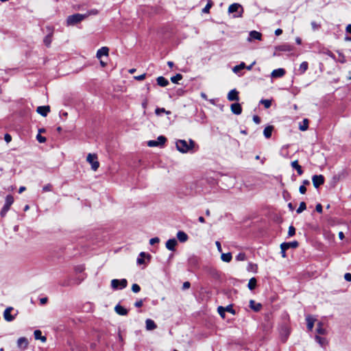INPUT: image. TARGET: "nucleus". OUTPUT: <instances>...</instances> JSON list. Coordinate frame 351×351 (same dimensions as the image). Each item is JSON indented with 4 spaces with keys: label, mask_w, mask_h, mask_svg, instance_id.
Listing matches in <instances>:
<instances>
[{
    "label": "nucleus",
    "mask_w": 351,
    "mask_h": 351,
    "mask_svg": "<svg viewBox=\"0 0 351 351\" xmlns=\"http://www.w3.org/2000/svg\"><path fill=\"white\" fill-rule=\"evenodd\" d=\"M199 149V145L192 139L177 140V150L182 153L193 154Z\"/></svg>",
    "instance_id": "1"
},
{
    "label": "nucleus",
    "mask_w": 351,
    "mask_h": 351,
    "mask_svg": "<svg viewBox=\"0 0 351 351\" xmlns=\"http://www.w3.org/2000/svg\"><path fill=\"white\" fill-rule=\"evenodd\" d=\"M86 19V16L84 14H74L72 15H69L66 20L67 26H73L77 25V23L82 22Z\"/></svg>",
    "instance_id": "2"
},
{
    "label": "nucleus",
    "mask_w": 351,
    "mask_h": 351,
    "mask_svg": "<svg viewBox=\"0 0 351 351\" xmlns=\"http://www.w3.org/2000/svg\"><path fill=\"white\" fill-rule=\"evenodd\" d=\"M14 199L12 195L8 194L5 198V204L0 211V216L3 218L7 215V213L10 209V206L14 203Z\"/></svg>",
    "instance_id": "3"
},
{
    "label": "nucleus",
    "mask_w": 351,
    "mask_h": 351,
    "mask_svg": "<svg viewBox=\"0 0 351 351\" xmlns=\"http://www.w3.org/2000/svg\"><path fill=\"white\" fill-rule=\"evenodd\" d=\"M45 29L47 32V34L45 36L43 39V43L47 47H49L52 42L54 27L53 26L47 25L46 26Z\"/></svg>",
    "instance_id": "4"
},
{
    "label": "nucleus",
    "mask_w": 351,
    "mask_h": 351,
    "mask_svg": "<svg viewBox=\"0 0 351 351\" xmlns=\"http://www.w3.org/2000/svg\"><path fill=\"white\" fill-rule=\"evenodd\" d=\"M128 285V281L126 279L123 278L121 280L113 279L111 280V287L112 289H123Z\"/></svg>",
    "instance_id": "5"
},
{
    "label": "nucleus",
    "mask_w": 351,
    "mask_h": 351,
    "mask_svg": "<svg viewBox=\"0 0 351 351\" xmlns=\"http://www.w3.org/2000/svg\"><path fill=\"white\" fill-rule=\"evenodd\" d=\"M87 161L91 165L93 170L96 171L99 167V162L97 161V156L95 154H88Z\"/></svg>",
    "instance_id": "6"
},
{
    "label": "nucleus",
    "mask_w": 351,
    "mask_h": 351,
    "mask_svg": "<svg viewBox=\"0 0 351 351\" xmlns=\"http://www.w3.org/2000/svg\"><path fill=\"white\" fill-rule=\"evenodd\" d=\"M167 141V138L164 136H159L157 138V140H151L147 142V145L149 147H158L163 145Z\"/></svg>",
    "instance_id": "7"
},
{
    "label": "nucleus",
    "mask_w": 351,
    "mask_h": 351,
    "mask_svg": "<svg viewBox=\"0 0 351 351\" xmlns=\"http://www.w3.org/2000/svg\"><path fill=\"white\" fill-rule=\"evenodd\" d=\"M293 49V47L289 44H282L278 46L275 47V51L274 53V56H279L277 51H291Z\"/></svg>",
    "instance_id": "8"
},
{
    "label": "nucleus",
    "mask_w": 351,
    "mask_h": 351,
    "mask_svg": "<svg viewBox=\"0 0 351 351\" xmlns=\"http://www.w3.org/2000/svg\"><path fill=\"white\" fill-rule=\"evenodd\" d=\"M324 177L322 175H314L312 177L313 186L317 189L324 183Z\"/></svg>",
    "instance_id": "9"
},
{
    "label": "nucleus",
    "mask_w": 351,
    "mask_h": 351,
    "mask_svg": "<svg viewBox=\"0 0 351 351\" xmlns=\"http://www.w3.org/2000/svg\"><path fill=\"white\" fill-rule=\"evenodd\" d=\"M298 242L296 241L292 242H285L280 245V249L284 250H287L289 248H296L298 247Z\"/></svg>",
    "instance_id": "10"
},
{
    "label": "nucleus",
    "mask_w": 351,
    "mask_h": 351,
    "mask_svg": "<svg viewBox=\"0 0 351 351\" xmlns=\"http://www.w3.org/2000/svg\"><path fill=\"white\" fill-rule=\"evenodd\" d=\"M239 93L236 89H232L228 93L227 98L230 101H238L239 100Z\"/></svg>",
    "instance_id": "11"
},
{
    "label": "nucleus",
    "mask_w": 351,
    "mask_h": 351,
    "mask_svg": "<svg viewBox=\"0 0 351 351\" xmlns=\"http://www.w3.org/2000/svg\"><path fill=\"white\" fill-rule=\"evenodd\" d=\"M36 112L43 117H47L48 113L50 112L49 106H40L36 109Z\"/></svg>",
    "instance_id": "12"
},
{
    "label": "nucleus",
    "mask_w": 351,
    "mask_h": 351,
    "mask_svg": "<svg viewBox=\"0 0 351 351\" xmlns=\"http://www.w3.org/2000/svg\"><path fill=\"white\" fill-rule=\"evenodd\" d=\"M262 34L257 31H251L249 34V37L247 38V40L249 42H252L253 40H261Z\"/></svg>",
    "instance_id": "13"
},
{
    "label": "nucleus",
    "mask_w": 351,
    "mask_h": 351,
    "mask_svg": "<svg viewBox=\"0 0 351 351\" xmlns=\"http://www.w3.org/2000/svg\"><path fill=\"white\" fill-rule=\"evenodd\" d=\"M231 111L233 114L239 115L242 112V108L240 104L236 102L234 104H232L230 106Z\"/></svg>",
    "instance_id": "14"
},
{
    "label": "nucleus",
    "mask_w": 351,
    "mask_h": 351,
    "mask_svg": "<svg viewBox=\"0 0 351 351\" xmlns=\"http://www.w3.org/2000/svg\"><path fill=\"white\" fill-rule=\"evenodd\" d=\"M114 311L119 315H127L128 314V310L120 305L117 304L114 307Z\"/></svg>",
    "instance_id": "15"
},
{
    "label": "nucleus",
    "mask_w": 351,
    "mask_h": 351,
    "mask_svg": "<svg viewBox=\"0 0 351 351\" xmlns=\"http://www.w3.org/2000/svg\"><path fill=\"white\" fill-rule=\"evenodd\" d=\"M13 310V308L12 307H8L4 313H3V317H4V319L7 321V322H12L14 319V315H12L10 314V312Z\"/></svg>",
    "instance_id": "16"
},
{
    "label": "nucleus",
    "mask_w": 351,
    "mask_h": 351,
    "mask_svg": "<svg viewBox=\"0 0 351 351\" xmlns=\"http://www.w3.org/2000/svg\"><path fill=\"white\" fill-rule=\"evenodd\" d=\"M147 257L148 259L151 258V255L149 254H147L144 252H142L139 254L138 257L136 259V263L138 265H142L145 263V258Z\"/></svg>",
    "instance_id": "17"
},
{
    "label": "nucleus",
    "mask_w": 351,
    "mask_h": 351,
    "mask_svg": "<svg viewBox=\"0 0 351 351\" xmlns=\"http://www.w3.org/2000/svg\"><path fill=\"white\" fill-rule=\"evenodd\" d=\"M109 52V49L107 47H102L99 49L97 50L96 57L99 59L101 58V56H108Z\"/></svg>",
    "instance_id": "18"
},
{
    "label": "nucleus",
    "mask_w": 351,
    "mask_h": 351,
    "mask_svg": "<svg viewBox=\"0 0 351 351\" xmlns=\"http://www.w3.org/2000/svg\"><path fill=\"white\" fill-rule=\"evenodd\" d=\"M285 74V70L284 69H274L271 74V76L274 78L282 77Z\"/></svg>",
    "instance_id": "19"
},
{
    "label": "nucleus",
    "mask_w": 351,
    "mask_h": 351,
    "mask_svg": "<svg viewBox=\"0 0 351 351\" xmlns=\"http://www.w3.org/2000/svg\"><path fill=\"white\" fill-rule=\"evenodd\" d=\"M17 346L25 349L28 346V341L25 337H20L17 340Z\"/></svg>",
    "instance_id": "20"
},
{
    "label": "nucleus",
    "mask_w": 351,
    "mask_h": 351,
    "mask_svg": "<svg viewBox=\"0 0 351 351\" xmlns=\"http://www.w3.org/2000/svg\"><path fill=\"white\" fill-rule=\"evenodd\" d=\"M166 247L171 251H176V238L169 239L166 243Z\"/></svg>",
    "instance_id": "21"
},
{
    "label": "nucleus",
    "mask_w": 351,
    "mask_h": 351,
    "mask_svg": "<svg viewBox=\"0 0 351 351\" xmlns=\"http://www.w3.org/2000/svg\"><path fill=\"white\" fill-rule=\"evenodd\" d=\"M189 239L188 235L183 231H178L177 232V239L181 242L184 243L186 242Z\"/></svg>",
    "instance_id": "22"
},
{
    "label": "nucleus",
    "mask_w": 351,
    "mask_h": 351,
    "mask_svg": "<svg viewBox=\"0 0 351 351\" xmlns=\"http://www.w3.org/2000/svg\"><path fill=\"white\" fill-rule=\"evenodd\" d=\"M146 329L147 330H152L157 328V326L154 320L151 319H147L145 321Z\"/></svg>",
    "instance_id": "23"
},
{
    "label": "nucleus",
    "mask_w": 351,
    "mask_h": 351,
    "mask_svg": "<svg viewBox=\"0 0 351 351\" xmlns=\"http://www.w3.org/2000/svg\"><path fill=\"white\" fill-rule=\"evenodd\" d=\"M241 10L243 11V8L241 5L239 3H232L228 8V12L230 13H234L238 12L239 10Z\"/></svg>",
    "instance_id": "24"
},
{
    "label": "nucleus",
    "mask_w": 351,
    "mask_h": 351,
    "mask_svg": "<svg viewBox=\"0 0 351 351\" xmlns=\"http://www.w3.org/2000/svg\"><path fill=\"white\" fill-rule=\"evenodd\" d=\"M157 84L161 87H165L169 84V81L163 76H160L156 79Z\"/></svg>",
    "instance_id": "25"
},
{
    "label": "nucleus",
    "mask_w": 351,
    "mask_h": 351,
    "mask_svg": "<svg viewBox=\"0 0 351 351\" xmlns=\"http://www.w3.org/2000/svg\"><path fill=\"white\" fill-rule=\"evenodd\" d=\"M274 130L273 125L267 126L263 130V134L266 138H269L271 136L272 132Z\"/></svg>",
    "instance_id": "26"
},
{
    "label": "nucleus",
    "mask_w": 351,
    "mask_h": 351,
    "mask_svg": "<svg viewBox=\"0 0 351 351\" xmlns=\"http://www.w3.org/2000/svg\"><path fill=\"white\" fill-rule=\"evenodd\" d=\"M35 339L41 340L42 342H45L47 341V338L45 336L42 335V332L40 330H36L34 332Z\"/></svg>",
    "instance_id": "27"
},
{
    "label": "nucleus",
    "mask_w": 351,
    "mask_h": 351,
    "mask_svg": "<svg viewBox=\"0 0 351 351\" xmlns=\"http://www.w3.org/2000/svg\"><path fill=\"white\" fill-rule=\"evenodd\" d=\"M250 306L254 311L258 312L261 310L262 306L260 303H256L255 301L251 300L250 301Z\"/></svg>",
    "instance_id": "28"
},
{
    "label": "nucleus",
    "mask_w": 351,
    "mask_h": 351,
    "mask_svg": "<svg viewBox=\"0 0 351 351\" xmlns=\"http://www.w3.org/2000/svg\"><path fill=\"white\" fill-rule=\"evenodd\" d=\"M291 167L297 171L299 175H302L303 173L302 167L298 164V160L293 161L291 162Z\"/></svg>",
    "instance_id": "29"
},
{
    "label": "nucleus",
    "mask_w": 351,
    "mask_h": 351,
    "mask_svg": "<svg viewBox=\"0 0 351 351\" xmlns=\"http://www.w3.org/2000/svg\"><path fill=\"white\" fill-rule=\"evenodd\" d=\"M316 331L319 335H326L327 333L326 330L323 326V324L320 322L317 324Z\"/></svg>",
    "instance_id": "30"
},
{
    "label": "nucleus",
    "mask_w": 351,
    "mask_h": 351,
    "mask_svg": "<svg viewBox=\"0 0 351 351\" xmlns=\"http://www.w3.org/2000/svg\"><path fill=\"white\" fill-rule=\"evenodd\" d=\"M315 339L316 342L319 343L322 347H324L327 343L326 338L322 337L319 335H316L315 337Z\"/></svg>",
    "instance_id": "31"
},
{
    "label": "nucleus",
    "mask_w": 351,
    "mask_h": 351,
    "mask_svg": "<svg viewBox=\"0 0 351 351\" xmlns=\"http://www.w3.org/2000/svg\"><path fill=\"white\" fill-rule=\"evenodd\" d=\"M221 258L223 261L226 263H229L232 260V254L231 253H223L221 256Z\"/></svg>",
    "instance_id": "32"
},
{
    "label": "nucleus",
    "mask_w": 351,
    "mask_h": 351,
    "mask_svg": "<svg viewBox=\"0 0 351 351\" xmlns=\"http://www.w3.org/2000/svg\"><path fill=\"white\" fill-rule=\"evenodd\" d=\"M308 64L307 62H302L299 68V71L300 74H303L306 72V71L308 69Z\"/></svg>",
    "instance_id": "33"
},
{
    "label": "nucleus",
    "mask_w": 351,
    "mask_h": 351,
    "mask_svg": "<svg viewBox=\"0 0 351 351\" xmlns=\"http://www.w3.org/2000/svg\"><path fill=\"white\" fill-rule=\"evenodd\" d=\"M308 128V120L307 119H304L302 121V123L300 124L299 129L301 131H306Z\"/></svg>",
    "instance_id": "34"
},
{
    "label": "nucleus",
    "mask_w": 351,
    "mask_h": 351,
    "mask_svg": "<svg viewBox=\"0 0 351 351\" xmlns=\"http://www.w3.org/2000/svg\"><path fill=\"white\" fill-rule=\"evenodd\" d=\"M307 322V328L309 330H312L314 326V319L311 318L310 316L306 317V318Z\"/></svg>",
    "instance_id": "35"
},
{
    "label": "nucleus",
    "mask_w": 351,
    "mask_h": 351,
    "mask_svg": "<svg viewBox=\"0 0 351 351\" xmlns=\"http://www.w3.org/2000/svg\"><path fill=\"white\" fill-rule=\"evenodd\" d=\"M256 286V279L255 278H252L250 279L247 285V287L250 290H253L255 289Z\"/></svg>",
    "instance_id": "36"
},
{
    "label": "nucleus",
    "mask_w": 351,
    "mask_h": 351,
    "mask_svg": "<svg viewBox=\"0 0 351 351\" xmlns=\"http://www.w3.org/2000/svg\"><path fill=\"white\" fill-rule=\"evenodd\" d=\"M245 68V64L244 62L240 63L239 65H237L233 67L232 71L235 73H238L241 70Z\"/></svg>",
    "instance_id": "37"
},
{
    "label": "nucleus",
    "mask_w": 351,
    "mask_h": 351,
    "mask_svg": "<svg viewBox=\"0 0 351 351\" xmlns=\"http://www.w3.org/2000/svg\"><path fill=\"white\" fill-rule=\"evenodd\" d=\"M155 113L156 115L160 116L162 114V113L169 114H171V111H167L164 108H156L155 110Z\"/></svg>",
    "instance_id": "38"
},
{
    "label": "nucleus",
    "mask_w": 351,
    "mask_h": 351,
    "mask_svg": "<svg viewBox=\"0 0 351 351\" xmlns=\"http://www.w3.org/2000/svg\"><path fill=\"white\" fill-rule=\"evenodd\" d=\"M257 269H258V266H257L256 264H254V263H248V265H247V270L248 271L256 272Z\"/></svg>",
    "instance_id": "39"
},
{
    "label": "nucleus",
    "mask_w": 351,
    "mask_h": 351,
    "mask_svg": "<svg viewBox=\"0 0 351 351\" xmlns=\"http://www.w3.org/2000/svg\"><path fill=\"white\" fill-rule=\"evenodd\" d=\"M306 208V203L304 202H300V206L298 207V208L297 209L296 212L297 213H301L302 212H303L305 209Z\"/></svg>",
    "instance_id": "40"
},
{
    "label": "nucleus",
    "mask_w": 351,
    "mask_h": 351,
    "mask_svg": "<svg viewBox=\"0 0 351 351\" xmlns=\"http://www.w3.org/2000/svg\"><path fill=\"white\" fill-rule=\"evenodd\" d=\"M235 258L237 261H243L246 259V255L245 253L241 252L236 256Z\"/></svg>",
    "instance_id": "41"
},
{
    "label": "nucleus",
    "mask_w": 351,
    "mask_h": 351,
    "mask_svg": "<svg viewBox=\"0 0 351 351\" xmlns=\"http://www.w3.org/2000/svg\"><path fill=\"white\" fill-rule=\"evenodd\" d=\"M98 14V10L96 9H92L87 11L86 13L84 14L86 16V19L90 15H97Z\"/></svg>",
    "instance_id": "42"
},
{
    "label": "nucleus",
    "mask_w": 351,
    "mask_h": 351,
    "mask_svg": "<svg viewBox=\"0 0 351 351\" xmlns=\"http://www.w3.org/2000/svg\"><path fill=\"white\" fill-rule=\"evenodd\" d=\"M212 5H213L212 1H208V2L206 4V5L203 8L202 12H204V13L209 12V10H210V8L212 7Z\"/></svg>",
    "instance_id": "43"
},
{
    "label": "nucleus",
    "mask_w": 351,
    "mask_h": 351,
    "mask_svg": "<svg viewBox=\"0 0 351 351\" xmlns=\"http://www.w3.org/2000/svg\"><path fill=\"white\" fill-rule=\"evenodd\" d=\"M261 103L264 105L265 108H269L271 105V101L269 99H262Z\"/></svg>",
    "instance_id": "44"
},
{
    "label": "nucleus",
    "mask_w": 351,
    "mask_h": 351,
    "mask_svg": "<svg viewBox=\"0 0 351 351\" xmlns=\"http://www.w3.org/2000/svg\"><path fill=\"white\" fill-rule=\"evenodd\" d=\"M217 312L219 313V314L220 315V316L222 317V318H225V308L223 306H219L218 308H217Z\"/></svg>",
    "instance_id": "45"
},
{
    "label": "nucleus",
    "mask_w": 351,
    "mask_h": 351,
    "mask_svg": "<svg viewBox=\"0 0 351 351\" xmlns=\"http://www.w3.org/2000/svg\"><path fill=\"white\" fill-rule=\"evenodd\" d=\"M36 140L40 143H45L46 142V138L43 136H42L40 134H38L37 136H36Z\"/></svg>",
    "instance_id": "46"
},
{
    "label": "nucleus",
    "mask_w": 351,
    "mask_h": 351,
    "mask_svg": "<svg viewBox=\"0 0 351 351\" xmlns=\"http://www.w3.org/2000/svg\"><path fill=\"white\" fill-rule=\"evenodd\" d=\"M132 291L134 293H138L141 291V287L138 284H133L132 286Z\"/></svg>",
    "instance_id": "47"
},
{
    "label": "nucleus",
    "mask_w": 351,
    "mask_h": 351,
    "mask_svg": "<svg viewBox=\"0 0 351 351\" xmlns=\"http://www.w3.org/2000/svg\"><path fill=\"white\" fill-rule=\"evenodd\" d=\"M224 308H225L226 312H229V313H232V315H235V313H236V312L233 309L232 305H228L226 307H224Z\"/></svg>",
    "instance_id": "48"
},
{
    "label": "nucleus",
    "mask_w": 351,
    "mask_h": 351,
    "mask_svg": "<svg viewBox=\"0 0 351 351\" xmlns=\"http://www.w3.org/2000/svg\"><path fill=\"white\" fill-rule=\"evenodd\" d=\"M295 234V228L293 226H290L289 228L288 235L289 237H293Z\"/></svg>",
    "instance_id": "49"
},
{
    "label": "nucleus",
    "mask_w": 351,
    "mask_h": 351,
    "mask_svg": "<svg viewBox=\"0 0 351 351\" xmlns=\"http://www.w3.org/2000/svg\"><path fill=\"white\" fill-rule=\"evenodd\" d=\"M52 190V185L51 184H47L43 187V192L51 191Z\"/></svg>",
    "instance_id": "50"
},
{
    "label": "nucleus",
    "mask_w": 351,
    "mask_h": 351,
    "mask_svg": "<svg viewBox=\"0 0 351 351\" xmlns=\"http://www.w3.org/2000/svg\"><path fill=\"white\" fill-rule=\"evenodd\" d=\"M311 24L312 28L314 31L319 29L321 27V25L319 24H317L315 21H312Z\"/></svg>",
    "instance_id": "51"
},
{
    "label": "nucleus",
    "mask_w": 351,
    "mask_h": 351,
    "mask_svg": "<svg viewBox=\"0 0 351 351\" xmlns=\"http://www.w3.org/2000/svg\"><path fill=\"white\" fill-rule=\"evenodd\" d=\"M159 241H160V239L158 237H154L149 240V244L154 245L155 243H159Z\"/></svg>",
    "instance_id": "52"
},
{
    "label": "nucleus",
    "mask_w": 351,
    "mask_h": 351,
    "mask_svg": "<svg viewBox=\"0 0 351 351\" xmlns=\"http://www.w3.org/2000/svg\"><path fill=\"white\" fill-rule=\"evenodd\" d=\"M4 140L7 143H10L12 141V136L8 133L5 134Z\"/></svg>",
    "instance_id": "53"
},
{
    "label": "nucleus",
    "mask_w": 351,
    "mask_h": 351,
    "mask_svg": "<svg viewBox=\"0 0 351 351\" xmlns=\"http://www.w3.org/2000/svg\"><path fill=\"white\" fill-rule=\"evenodd\" d=\"M60 285L62 287H69L71 285L70 280L69 279L65 280L60 283Z\"/></svg>",
    "instance_id": "54"
},
{
    "label": "nucleus",
    "mask_w": 351,
    "mask_h": 351,
    "mask_svg": "<svg viewBox=\"0 0 351 351\" xmlns=\"http://www.w3.org/2000/svg\"><path fill=\"white\" fill-rule=\"evenodd\" d=\"M143 300H137L136 301V302L134 303V306L137 308H140L143 306Z\"/></svg>",
    "instance_id": "55"
},
{
    "label": "nucleus",
    "mask_w": 351,
    "mask_h": 351,
    "mask_svg": "<svg viewBox=\"0 0 351 351\" xmlns=\"http://www.w3.org/2000/svg\"><path fill=\"white\" fill-rule=\"evenodd\" d=\"M191 287V284L189 282L186 281L185 282L183 283V285H182V290H186L188 289H189Z\"/></svg>",
    "instance_id": "56"
},
{
    "label": "nucleus",
    "mask_w": 351,
    "mask_h": 351,
    "mask_svg": "<svg viewBox=\"0 0 351 351\" xmlns=\"http://www.w3.org/2000/svg\"><path fill=\"white\" fill-rule=\"evenodd\" d=\"M145 76H146V74L143 73L142 75H138V76H135L134 78L136 80L141 81V80H144L145 78Z\"/></svg>",
    "instance_id": "57"
},
{
    "label": "nucleus",
    "mask_w": 351,
    "mask_h": 351,
    "mask_svg": "<svg viewBox=\"0 0 351 351\" xmlns=\"http://www.w3.org/2000/svg\"><path fill=\"white\" fill-rule=\"evenodd\" d=\"M253 121L255 123L259 124L261 123V118L258 115H254L253 117Z\"/></svg>",
    "instance_id": "58"
},
{
    "label": "nucleus",
    "mask_w": 351,
    "mask_h": 351,
    "mask_svg": "<svg viewBox=\"0 0 351 351\" xmlns=\"http://www.w3.org/2000/svg\"><path fill=\"white\" fill-rule=\"evenodd\" d=\"M299 191L301 194H304L306 191V188L304 185H301L299 188Z\"/></svg>",
    "instance_id": "59"
},
{
    "label": "nucleus",
    "mask_w": 351,
    "mask_h": 351,
    "mask_svg": "<svg viewBox=\"0 0 351 351\" xmlns=\"http://www.w3.org/2000/svg\"><path fill=\"white\" fill-rule=\"evenodd\" d=\"M84 269V267L82 265H78V266L75 267V271L79 272V273L83 271Z\"/></svg>",
    "instance_id": "60"
},
{
    "label": "nucleus",
    "mask_w": 351,
    "mask_h": 351,
    "mask_svg": "<svg viewBox=\"0 0 351 351\" xmlns=\"http://www.w3.org/2000/svg\"><path fill=\"white\" fill-rule=\"evenodd\" d=\"M344 278L346 281L351 282V274L350 273L345 274Z\"/></svg>",
    "instance_id": "61"
},
{
    "label": "nucleus",
    "mask_w": 351,
    "mask_h": 351,
    "mask_svg": "<svg viewBox=\"0 0 351 351\" xmlns=\"http://www.w3.org/2000/svg\"><path fill=\"white\" fill-rule=\"evenodd\" d=\"M315 210L317 213H322V206L320 204L316 205Z\"/></svg>",
    "instance_id": "62"
},
{
    "label": "nucleus",
    "mask_w": 351,
    "mask_h": 351,
    "mask_svg": "<svg viewBox=\"0 0 351 351\" xmlns=\"http://www.w3.org/2000/svg\"><path fill=\"white\" fill-rule=\"evenodd\" d=\"M48 301V298H42L40 299V304L43 305V304H45Z\"/></svg>",
    "instance_id": "63"
},
{
    "label": "nucleus",
    "mask_w": 351,
    "mask_h": 351,
    "mask_svg": "<svg viewBox=\"0 0 351 351\" xmlns=\"http://www.w3.org/2000/svg\"><path fill=\"white\" fill-rule=\"evenodd\" d=\"M215 245H216V246L217 247L218 251L221 252L222 248H221V245L220 242L219 241H216L215 242Z\"/></svg>",
    "instance_id": "64"
}]
</instances>
